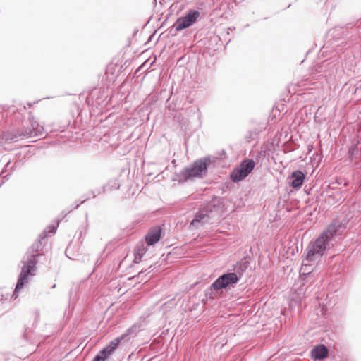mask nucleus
I'll list each match as a JSON object with an SVG mask.
<instances>
[{"label": "nucleus", "instance_id": "nucleus-1", "mask_svg": "<svg viewBox=\"0 0 361 361\" xmlns=\"http://www.w3.org/2000/svg\"><path fill=\"white\" fill-rule=\"evenodd\" d=\"M342 224L334 220L327 228L312 242L307 248L305 260L307 262H315L319 259L326 250L334 245V240L336 236L340 233Z\"/></svg>", "mask_w": 361, "mask_h": 361}, {"label": "nucleus", "instance_id": "nucleus-2", "mask_svg": "<svg viewBox=\"0 0 361 361\" xmlns=\"http://www.w3.org/2000/svg\"><path fill=\"white\" fill-rule=\"evenodd\" d=\"M37 255H31L25 257L22 261L23 265L19 275L18 282L13 294V297L16 298L19 291L23 286L28 283L29 276H33L36 271L37 257Z\"/></svg>", "mask_w": 361, "mask_h": 361}, {"label": "nucleus", "instance_id": "nucleus-3", "mask_svg": "<svg viewBox=\"0 0 361 361\" xmlns=\"http://www.w3.org/2000/svg\"><path fill=\"white\" fill-rule=\"evenodd\" d=\"M221 208L219 205L209 203L204 208H201L196 213L195 218L190 223V226L198 227V224L212 223L213 219H219L221 216Z\"/></svg>", "mask_w": 361, "mask_h": 361}, {"label": "nucleus", "instance_id": "nucleus-4", "mask_svg": "<svg viewBox=\"0 0 361 361\" xmlns=\"http://www.w3.org/2000/svg\"><path fill=\"white\" fill-rule=\"evenodd\" d=\"M210 162L209 158L200 159L195 161L191 166L184 168L180 173V177L184 180L193 178H202L207 171V163Z\"/></svg>", "mask_w": 361, "mask_h": 361}, {"label": "nucleus", "instance_id": "nucleus-5", "mask_svg": "<svg viewBox=\"0 0 361 361\" xmlns=\"http://www.w3.org/2000/svg\"><path fill=\"white\" fill-rule=\"evenodd\" d=\"M30 128L18 130L12 137H4L6 140H13L17 138H29L43 135L44 127L40 126L32 115L29 116Z\"/></svg>", "mask_w": 361, "mask_h": 361}, {"label": "nucleus", "instance_id": "nucleus-6", "mask_svg": "<svg viewBox=\"0 0 361 361\" xmlns=\"http://www.w3.org/2000/svg\"><path fill=\"white\" fill-rule=\"evenodd\" d=\"M241 274L238 275L234 272L223 274L218 277L211 285V289L219 290L228 287H234L240 281Z\"/></svg>", "mask_w": 361, "mask_h": 361}, {"label": "nucleus", "instance_id": "nucleus-7", "mask_svg": "<svg viewBox=\"0 0 361 361\" xmlns=\"http://www.w3.org/2000/svg\"><path fill=\"white\" fill-rule=\"evenodd\" d=\"M199 16V11L195 10L189 11L185 16L179 18L176 20L174 25L176 30L180 31L192 25L196 22Z\"/></svg>", "mask_w": 361, "mask_h": 361}, {"label": "nucleus", "instance_id": "nucleus-8", "mask_svg": "<svg viewBox=\"0 0 361 361\" xmlns=\"http://www.w3.org/2000/svg\"><path fill=\"white\" fill-rule=\"evenodd\" d=\"M305 180V175L301 171H293L291 175L288 178L289 185L296 189L298 190L300 188Z\"/></svg>", "mask_w": 361, "mask_h": 361}, {"label": "nucleus", "instance_id": "nucleus-9", "mask_svg": "<svg viewBox=\"0 0 361 361\" xmlns=\"http://www.w3.org/2000/svg\"><path fill=\"white\" fill-rule=\"evenodd\" d=\"M126 336V334H122L121 336L112 340L108 345L100 351V353L104 355V357H109L116 350L120 342L123 340Z\"/></svg>", "mask_w": 361, "mask_h": 361}, {"label": "nucleus", "instance_id": "nucleus-10", "mask_svg": "<svg viewBox=\"0 0 361 361\" xmlns=\"http://www.w3.org/2000/svg\"><path fill=\"white\" fill-rule=\"evenodd\" d=\"M329 350L324 345H318L311 350V355L314 360H322L327 357Z\"/></svg>", "mask_w": 361, "mask_h": 361}, {"label": "nucleus", "instance_id": "nucleus-11", "mask_svg": "<svg viewBox=\"0 0 361 361\" xmlns=\"http://www.w3.org/2000/svg\"><path fill=\"white\" fill-rule=\"evenodd\" d=\"M161 235V228H154L149 231V233L146 235V242L148 245H152L157 242H158L160 239Z\"/></svg>", "mask_w": 361, "mask_h": 361}, {"label": "nucleus", "instance_id": "nucleus-12", "mask_svg": "<svg viewBox=\"0 0 361 361\" xmlns=\"http://www.w3.org/2000/svg\"><path fill=\"white\" fill-rule=\"evenodd\" d=\"M255 167V162L252 159L244 160L240 166V169L247 176L253 170Z\"/></svg>", "mask_w": 361, "mask_h": 361}, {"label": "nucleus", "instance_id": "nucleus-13", "mask_svg": "<svg viewBox=\"0 0 361 361\" xmlns=\"http://www.w3.org/2000/svg\"><path fill=\"white\" fill-rule=\"evenodd\" d=\"M245 177L247 176L243 172L242 169H240V167L235 169L231 174V178L235 183L242 180Z\"/></svg>", "mask_w": 361, "mask_h": 361}, {"label": "nucleus", "instance_id": "nucleus-14", "mask_svg": "<svg viewBox=\"0 0 361 361\" xmlns=\"http://www.w3.org/2000/svg\"><path fill=\"white\" fill-rule=\"evenodd\" d=\"M56 228L54 225H50L47 227V231H44L39 235L41 239H44L47 236V233L54 234L56 233Z\"/></svg>", "mask_w": 361, "mask_h": 361}, {"label": "nucleus", "instance_id": "nucleus-15", "mask_svg": "<svg viewBox=\"0 0 361 361\" xmlns=\"http://www.w3.org/2000/svg\"><path fill=\"white\" fill-rule=\"evenodd\" d=\"M41 238L40 240L37 242L36 243H35L32 246V252H38L39 250H41L42 248V242H41Z\"/></svg>", "mask_w": 361, "mask_h": 361}, {"label": "nucleus", "instance_id": "nucleus-16", "mask_svg": "<svg viewBox=\"0 0 361 361\" xmlns=\"http://www.w3.org/2000/svg\"><path fill=\"white\" fill-rule=\"evenodd\" d=\"M107 357H104V355H102L101 353L99 355H97L92 361H104V360Z\"/></svg>", "mask_w": 361, "mask_h": 361}, {"label": "nucleus", "instance_id": "nucleus-17", "mask_svg": "<svg viewBox=\"0 0 361 361\" xmlns=\"http://www.w3.org/2000/svg\"><path fill=\"white\" fill-rule=\"evenodd\" d=\"M357 147H352L351 148H350L349 149V154L350 157H353L354 154H355L357 153Z\"/></svg>", "mask_w": 361, "mask_h": 361}, {"label": "nucleus", "instance_id": "nucleus-18", "mask_svg": "<svg viewBox=\"0 0 361 361\" xmlns=\"http://www.w3.org/2000/svg\"><path fill=\"white\" fill-rule=\"evenodd\" d=\"M302 265H304V266H307V263H305V262H302Z\"/></svg>", "mask_w": 361, "mask_h": 361}, {"label": "nucleus", "instance_id": "nucleus-19", "mask_svg": "<svg viewBox=\"0 0 361 361\" xmlns=\"http://www.w3.org/2000/svg\"><path fill=\"white\" fill-rule=\"evenodd\" d=\"M3 183H4V181H1V182L0 183V187L1 186V185H2Z\"/></svg>", "mask_w": 361, "mask_h": 361}, {"label": "nucleus", "instance_id": "nucleus-20", "mask_svg": "<svg viewBox=\"0 0 361 361\" xmlns=\"http://www.w3.org/2000/svg\"><path fill=\"white\" fill-rule=\"evenodd\" d=\"M79 205H80V204H78L76 205L75 208L78 207H79Z\"/></svg>", "mask_w": 361, "mask_h": 361}]
</instances>
